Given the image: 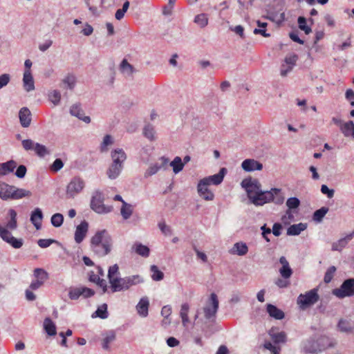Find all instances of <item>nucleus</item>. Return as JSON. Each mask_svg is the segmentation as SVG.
<instances>
[{
	"label": "nucleus",
	"mask_w": 354,
	"mask_h": 354,
	"mask_svg": "<svg viewBox=\"0 0 354 354\" xmlns=\"http://www.w3.org/2000/svg\"><path fill=\"white\" fill-rule=\"evenodd\" d=\"M112 238L106 230H98L91 239V248L99 257H104L111 250Z\"/></svg>",
	"instance_id": "nucleus-1"
},
{
	"label": "nucleus",
	"mask_w": 354,
	"mask_h": 354,
	"mask_svg": "<svg viewBox=\"0 0 354 354\" xmlns=\"http://www.w3.org/2000/svg\"><path fill=\"white\" fill-rule=\"evenodd\" d=\"M119 267L118 264L109 267L108 270V279L111 284L113 292L127 290L126 277H119Z\"/></svg>",
	"instance_id": "nucleus-2"
},
{
	"label": "nucleus",
	"mask_w": 354,
	"mask_h": 354,
	"mask_svg": "<svg viewBox=\"0 0 354 354\" xmlns=\"http://www.w3.org/2000/svg\"><path fill=\"white\" fill-rule=\"evenodd\" d=\"M86 183L79 176H73L66 187V196L67 198H74L84 189Z\"/></svg>",
	"instance_id": "nucleus-3"
},
{
	"label": "nucleus",
	"mask_w": 354,
	"mask_h": 354,
	"mask_svg": "<svg viewBox=\"0 0 354 354\" xmlns=\"http://www.w3.org/2000/svg\"><path fill=\"white\" fill-rule=\"evenodd\" d=\"M317 291V288H313L304 294H300L297 299L299 308L305 310L317 303L319 299Z\"/></svg>",
	"instance_id": "nucleus-4"
},
{
	"label": "nucleus",
	"mask_w": 354,
	"mask_h": 354,
	"mask_svg": "<svg viewBox=\"0 0 354 354\" xmlns=\"http://www.w3.org/2000/svg\"><path fill=\"white\" fill-rule=\"evenodd\" d=\"M218 299L215 293H212L203 308L205 318L209 322H214L218 309Z\"/></svg>",
	"instance_id": "nucleus-5"
},
{
	"label": "nucleus",
	"mask_w": 354,
	"mask_h": 354,
	"mask_svg": "<svg viewBox=\"0 0 354 354\" xmlns=\"http://www.w3.org/2000/svg\"><path fill=\"white\" fill-rule=\"evenodd\" d=\"M91 208L97 214H106L111 211L112 207L104 205V195L100 191H96L91 201Z\"/></svg>",
	"instance_id": "nucleus-6"
},
{
	"label": "nucleus",
	"mask_w": 354,
	"mask_h": 354,
	"mask_svg": "<svg viewBox=\"0 0 354 354\" xmlns=\"http://www.w3.org/2000/svg\"><path fill=\"white\" fill-rule=\"evenodd\" d=\"M333 294L337 297L343 299L354 295V279H346L339 288L334 289Z\"/></svg>",
	"instance_id": "nucleus-7"
},
{
	"label": "nucleus",
	"mask_w": 354,
	"mask_h": 354,
	"mask_svg": "<svg viewBox=\"0 0 354 354\" xmlns=\"http://www.w3.org/2000/svg\"><path fill=\"white\" fill-rule=\"evenodd\" d=\"M241 187L247 192L250 201L252 199L261 189V185L258 180L252 178H245L241 183Z\"/></svg>",
	"instance_id": "nucleus-8"
},
{
	"label": "nucleus",
	"mask_w": 354,
	"mask_h": 354,
	"mask_svg": "<svg viewBox=\"0 0 354 354\" xmlns=\"http://www.w3.org/2000/svg\"><path fill=\"white\" fill-rule=\"evenodd\" d=\"M0 237L15 249H19L24 245L23 239L15 238L9 230L1 225H0Z\"/></svg>",
	"instance_id": "nucleus-9"
},
{
	"label": "nucleus",
	"mask_w": 354,
	"mask_h": 354,
	"mask_svg": "<svg viewBox=\"0 0 354 354\" xmlns=\"http://www.w3.org/2000/svg\"><path fill=\"white\" fill-rule=\"evenodd\" d=\"M226 168L223 167L220 169L218 174L203 178L200 180L203 182L205 184H207V186L210 185H218L223 182L224 176L226 174Z\"/></svg>",
	"instance_id": "nucleus-10"
},
{
	"label": "nucleus",
	"mask_w": 354,
	"mask_h": 354,
	"mask_svg": "<svg viewBox=\"0 0 354 354\" xmlns=\"http://www.w3.org/2000/svg\"><path fill=\"white\" fill-rule=\"evenodd\" d=\"M304 351L306 353H318L325 349V347L321 345L318 340L310 339L305 342Z\"/></svg>",
	"instance_id": "nucleus-11"
},
{
	"label": "nucleus",
	"mask_w": 354,
	"mask_h": 354,
	"mask_svg": "<svg viewBox=\"0 0 354 354\" xmlns=\"http://www.w3.org/2000/svg\"><path fill=\"white\" fill-rule=\"evenodd\" d=\"M197 192L199 196L205 201H213L214 198V193L208 188L207 184L199 180L197 185Z\"/></svg>",
	"instance_id": "nucleus-12"
},
{
	"label": "nucleus",
	"mask_w": 354,
	"mask_h": 354,
	"mask_svg": "<svg viewBox=\"0 0 354 354\" xmlns=\"http://www.w3.org/2000/svg\"><path fill=\"white\" fill-rule=\"evenodd\" d=\"M11 190L9 191V194L8 196V200H18L24 197H29L32 195L31 192L29 190L17 188L15 186L11 185Z\"/></svg>",
	"instance_id": "nucleus-13"
},
{
	"label": "nucleus",
	"mask_w": 354,
	"mask_h": 354,
	"mask_svg": "<svg viewBox=\"0 0 354 354\" xmlns=\"http://www.w3.org/2000/svg\"><path fill=\"white\" fill-rule=\"evenodd\" d=\"M270 197L271 196L269 194L268 191H262L261 189L260 192L252 197L250 202L257 206L263 205L266 203H270Z\"/></svg>",
	"instance_id": "nucleus-14"
},
{
	"label": "nucleus",
	"mask_w": 354,
	"mask_h": 354,
	"mask_svg": "<svg viewBox=\"0 0 354 354\" xmlns=\"http://www.w3.org/2000/svg\"><path fill=\"white\" fill-rule=\"evenodd\" d=\"M241 167L248 172L260 171L263 169V165L254 159H245L242 162Z\"/></svg>",
	"instance_id": "nucleus-15"
},
{
	"label": "nucleus",
	"mask_w": 354,
	"mask_h": 354,
	"mask_svg": "<svg viewBox=\"0 0 354 354\" xmlns=\"http://www.w3.org/2000/svg\"><path fill=\"white\" fill-rule=\"evenodd\" d=\"M88 229V224L86 221H83L76 227L75 232V241L77 243H80L86 236Z\"/></svg>",
	"instance_id": "nucleus-16"
},
{
	"label": "nucleus",
	"mask_w": 354,
	"mask_h": 354,
	"mask_svg": "<svg viewBox=\"0 0 354 354\" xmlns=\"http://www.w3.org/2000/svg\"><path fill=\"white\" fill-rule=\"evenodd\" d=\"M160 163H154L151 165L146 172L145 173V177H149L156 174L161 168H164L169 162V159L162 156L160 158Z\"/></svg>",
	"instance_id": "nucleus-17"
},
{
	"label": "nucleus",
	"mask_w": 354,
	"mask_h": 354,
	"mask_svg": "<svg viewBox=\"0 0 354 354\" xmlns=\"http://www.w3.org/2000/svg\"><path fill=\"white\" fill-rule=\"evenodd\" d=\"M149 299L147 297H142L136 308L138 314L142 317H147L149 314Z\"/></svg>",
	"instance_id": "nucleus-18"
},
{
	"label": "nucleus",
	"mask_w": 354,
	"mask_h": 354,
	"mask_svg": "<svg viewBox=\"0 0 354 354\" xmlns=\"http://www.w3.org/2000/svg\"><path fill=\"white\" fill-rule=\"evenodd\" d=\"M70 113L78 119L82 120L86 124L91 122V118L89 116L84 115V111L82 109L80 104H75L70 108Z\"/></svg>",
	"instance_id": "nucleus-19"
},
{
	"label": "nucleus",
	"mask_w": 354,
	"mask_h": 354,
	"mask_svg": "<svg viewBox=\"0 0 354 354\" xmlns=\"http://www.w3.org/2000/svg\"><path fill=\"white\" fill-rule=\"evenodd\" d=\"M19 118L23 127H28L32 120L30 111L27 107H22L19 111Z\"/></svg>",
	"instance_id": "nucleus-20"
},
{
	"label": "nucleus",
	"mask_w": 354,
	"mask_h": 354,
	"mask_svg": "<svg viewBox=\"0 0 354 354\" xmlns=\"http://www.w3.org/2000/svg\"><path fill=\"white\" fill-rule=\"evenodd\" d=\"M337 330L344 333L350 334L354 332V323L350 320L340 319L337 325Z\"/></svg>",
	"instance_id": "nucleus-21"
},
{
	"label": "nucleus",
	"mask_w": 354,
	"mask_h": 354,
	"mask_svg": "<svg viewBox=\"0 0 354 354\" xmlns=\"http://www.w3.org/2000/svg\"><path fill=\"white\" fill-rule=\"evenodd\" d=\"M269 194L271 196L270 202H273L276 205H281L285 201L284 195L281 189L272 188L268 190Z\"/></svg>",
	"instance_id": "nucleus-22"
},
{
	"label": "nucleus",
	"mask_w": 354,
	"mask_h": 354,
	"mask_svg": "<svg viewBox=\"0 0 354 354\" xmlns=\"http://www.w3.org/2000/svg\"><path fill=\"white\" fill-rule=\"evenodd\" d=\"M42 219V211L39 207L35 208L31 213L30 220L37 230H39L41 228Z\"/></svg>",
	"instance_id": "nucleus-23"
},
{
	"label": "nucleus",
	"mask_w": 354,
	"mask_h": 354,
	"mask_svg": "<svg viewBox=\"0 0 354 354\" xmlns=\"http://www.w3.org/2000/svg\"><path fill=\"white\" fill-rule=\"evenodd\" d=\"M113 160L112 163L123 165L124 162L127 159V155L122 149H115L111 153Z\"/></svg>",
	"instance_id": "nucleus-24"
},
{
	"label": "nucleus",
	"mask_w": 354,
	"mask_h": 354,
	"mask_svg": "<svg viewBox=\"0 0 354 354\" xmlns=\"http://www.w3.org/2000/svg\"><path fill=\"white\" fill-rule=\"evenodd\" d=\"M16 167L17 162L12 160L0 163V178L12 173Z\"/></svg>",
	"instance_id": "nucleus-25"
},
{
	"label": "nucleus",
	"mask_w": 354,
	"mask_h": 354,
	"mask_svg": "<svg viewBox=\"0 0 354 354\" xmlns=\"http://www.w3.org/2000/svg\"><path fill=\"white\" fill-rule=\"evenodd\" d=\"M22 82L26 91L30 92L35 90V82L32 73H24Z\"/></svg>",
	"instance_id": "nucleus-26"
},
{
	"label": "nucleus",
	"mask_w": 354,
	"mask_h": 354,
	"mask_svg": "<svg viewBox=\"0 0 354 354\" xmlns=\"http://www.w3.org/2000/svg\"><path fill=\"white\" fill-rule=\"evenodd\" d=\"M307 228V224L304 223H299L298 224H293L287 229V235L288 236H297L301 234Z\"/></svg>",
	"instance_id": "nucleus-27"
},
{
	"label": "nucleus",
	"mask_w": 354,
	"mask_h": 354,
	"mask_svg": "<svg viewBox=\"0 0 354 354\" xmlns=\"http://www.w3.org/2000/svg\"><path fill=\"white\" fill-rule=\"evenodd\" d=\"M248 252V247L246 243L243 242L236 243L233 248L230 250V253L232 254H237L239 256H243Z\"/></svg>",
	"instance_id": "nucleus-28"
},
{
	"label": "nucleus",
	"mask_w": 354,
	"mask_h": 354,
	"mask_svg": "<svg viewBox=\"0 0 354 354\" xmlns=\"http://www.w3.org/2000/svg\"><path fill=\"white\" fill-rule=\"evenodd\" d=\"M123 165L111 163L106 171L109 178L111 180L117 178L120 174Z\"/></svg>",
	"instance_id": "nucleus-29"
},
{
	"label": "nucleus",
	"mask_w": 354,
	"mask_h": 354,
	"mask_svg": "<svg viewBox=\"0 0 354 354\" xmlns=\"http://www.w3.org/2000/svg\"><path fill=\"white\" fill-rule=\"evenodd\" d=\"M267 312L271 317L276 319H282L284 317V313L272 304L267 305Z\"/></svg>",
	"instance_id": "nucleus-30"
},
{
	"label": "nucleus",
	"mask_w": 354,
	"mask_h": 354,
	"mask_svg": "<svg viewBox=\"0 0 354 354\" xmlns=\"http://www.w3.org/2000/svg\"><path fill=\"white\" fill-rule=\"evenodd\" d=\"M269 335L275 344L284 343L286 341V335L284 332H276L272 328L269 331Z\"/></svg>",
	"instance_id": "nucleus-31"
},
{
	"label": "nucleus",
	"mask_w": 354,
	"mask_h": 354,
	"mask_svg": "<svg viewBox=\"0 0 354 354\" xmlns=\"http://www.w3.org/2000/svg\"><path fill=\"white\" fill-rule=\"evenodd\" d=\"M142 282V277L138 274L126 277L127 290L130 289L132 286H136Z\"/></svg>",
	"instance_id": "nucleus-32"
},
{
	"label": "nucleus",
	"mask_w": 354,
	"mask_h": 354,
	"mask_svg": "<svg viewBox=\"0 0 354 354\" xmlns=\"http://www.w3.org/2000/svg\"><path fill=\"white\" fill-rule=\"evenodd\" d=\"M44 328L46 333L50 336H54L57 333L56 326L49 317H46L44 319Z\"/></svg>",
	"instance_id": "nucleus-33"
},
{
	"label": "nucleus",
	"mask_w": 354,
	"mask_h": 354,
	"mask_svg": "<svg viewBox=\"0 0 354 354\" xmlns=\"http://www.w3.org/2000/svg\"><path fill=\"white\" fill-rule=\"evenodd\" d=\"M351 240L349 239V236L346 235L345 237L342 238L338 241L333 243L332 250L341 252L346 246V245Z\"/></svg>",
	"instance_id": "nucleus-34"
},
{
	"label": "nucleus",
	"mask_w": 354,
	"mask_h": 354,
	"mask_svg": "<svg viewBox=\"0 0 354 354\" xmlns=\"http://www.w3.org/2000/svg\"><path fill=\"white\" fill-rule=\"evenodd\" d=\"M108 306L106 304H103L97 308V309L92 314V317H99L100 319H106L109 317L107 310Z\"/></svg>",
	"instance_id": "nucleus-35"
},
{
	"label": "nucleus",
	"mask_w": 354,
	"mask_h": 354,
	"mask_svg": "<svg viewBox=\"0 0 354 354\" xmlns=\"http://www.w3.org/2000/svg\"><path fill=\"white\" fill-rule=\"evenodd\" d=\"M133 210V205L123 201V204L120 208V214L124 220L129 219L132 215Z\"/></svg>",
	"instance_id": "nucleus-36"
},
{
	"label": "nucleus",
	"mask_w": 354,
	"mask_h": 354,
	"mask_svg": "<svg viewBox=\"0 0 354 354\" xmlns=\"http://www.w3.org/2000/svg\"><path fill=\"white\" fill-rule=\"evenodd\" d=\"M170 166L172 167L173 172L175 174H177L183 169L185 163H183V160L180 157L176 156L170 162Z\"/></svg>",
	"instance_id": "nucleus-37"
},
{
	"label": "nucleus",
	"mask_w": 354,
	"mask_h": 354,
	"mask_svg": "<svg viewBox=\"0 0 354 354\" xmlns=\"http://www.w3.org/2000/svg\"><path fill=\"white\" fill-rule=\"evenodd\" d=\"M132 248L138 254L142 257H147L149 255V248L140 243H136Z\"/></svg>",
	"instance_id": "nucleus-38"
},
{
	"label": "nucleus",
	"mask_w": 354,
	"mask_h": 354,
	"mask_svg": "<svg viewBox=\"0 0 354 354\" xmlns=\"http://www.w3.org/2000/svg\"><path fill=\"white\" fill-rule=\"evenodd\" d=\"M120 70L122 74L126 76L131 75L134 72V68L127 59H124L120 65Z\"/></svg>",
	"instance_id": "nucleus-39"
},
{
	"label": "nucleus",
	"mask_w": 354,
	"mask_h": 354,
	"mask_svg": "<svg viewBox=\"0 0 354 354\" xmlns=\"http://www.w3.org/2000/svg\"><path fill=\"white\" fill-rule=\"evenodd\" d=\"M115 339V333L113 330H109L104 334L102 341V348L104 350L109 349V344Z\"/></svg>",
	"instance_id": "nucleus-40"
},
{
	"label": "nucleus",
	"mask_w": 354,
	"mask_h": 354,
	"mask_svg": "<svg viewBox=\"0 0 354 354\" xmlns=\"http://www.w3.org/2000/svg\"><path fill=\"white\" fill-rule=\"evenodd\" d=\"M300 205V201L297 197H291L289 198L286 201V206L288 207V209L286 211V214L288 216H291V210L294 209H297Z\"/></svg>",
	"instance_id": "nucleus-41"
},
{
	"label": "nucleus",
	"mask_w": 354,
	"mask_h": 354,
	"mask_svg": "<svg viewBox=\"0 0 354 354\" xmlns=\"http://www.w3.org/2000/svg\"><path fill=\"white\" fill-rule=\"evenodd\" d=\"M9 215L10 217V221L7 223L6 226L4 227L8 230H14L17 227V212L15 209H10L9 210Z\"/></svg>",
	"instance_id": "nucleus-42"
},
{
	"label": "nucleus",
	"mask_w": 354,
	"mask_h": 354,
	"mask_svg": "<svg viewBox=\"0 0 354 354\" xmlns=\"http://www.w3.org/2000/svg\"><path fill=\"white\" fill-rule=\"evenodd\" d=\"M62 84L64 88L73 90L75 86L76 77L72 74H68L63 79Z\"/></svg>",
	"instance_id": "nucleus-43"
},
{
	"label": "nucleus",
	"mask_w": 354,
	"mask_h": 354,
	"mask_svg": "<svg viewBox=\"0 0 354 354\" xmlns=\"http://www.w3.org/2000/svg\"><path fill=\"white\" fill-rule=\"evenodd\" d=\"M189 310V306L188 304L185 303L181 305L180 316L182 319V323L184 326H186L189 323L188 313Z\"/></svg>",
	"instance_id": "nucleus-44"
},
{
	"label": "nucleus",
	"mask_w": 354,
	"mask_h": 354,
	"mask_svg": "<svg viewBox=\"0 0 354 354\" xmlns=\"http://www.w3.org/2000/svg\"><path fill=\"white\" fill-rule=\"evenodd\" d=\"M12 187L8 183L0 181V198L3 201H8L9 191L11 190Z\"/></svg>",
	"instance_id": "nucleus-45"
},
{
	"label": "nucleus",
	"mask_w": 354,
	"mask_h": 354,
	"mask_svg": "<svg viewBox=\"0 0 354 354\" xmlns=\"http://www.w3.org/2000/svg\"><path fill=\"white\" fill-rule=\"evenodd\" d=\"M354 129V122L351 120L344 122L340 127V131L343 133L345 137H349L353 131Z\"/></svg>",
	"instance_id": "nucleus-46"
},
{
	"label": "nucleus",
	"mask_w": 354,
	"mask_h": 354,
	"mask_svg": "<svg viewBox=\"0 0 354 354\" xmlns=\"http://www.w3.org/2000/svg\"><path fill=\"white\" fill-rule=\"evenodd\" d=\"M48 100L55 105L59 104L61 101V93L58 90H53L48 93Z\"/></svg>",
	"instance_id": "nucleus-47"
},
{
	"label": "nucleus",
	"mask_w": 354,
	"mask_h": 354,
	"mask_svg": "<svg viewBox=\"0 0 354 354\" xmlns=\"http://www.w3.org/2000/svg\"><path fill=\"white\" fill-rule=\"evenodd\" d=\"M35 279L44 283L48 279V272L42 268H36L33 273Z\"/></svg>",
	"instance_id": "nucleus-48"
},
{
	"label": "nucleus",
	"mask_w": 354,
	"mask_h": 354,
	"mask_svg": "<svg viewBox=\"0 0 354 354\" xmlns=\"http://www.w3.org/2000/svg\"><path fill=\"white\" fill-rule=\"evenodd\" d=\"M328 212V208L322 207L320 209L316 210L313 216V218L315 222L319 223L322 221L323 218Z\"/></svg>",
	"instance_id": "nucleus-49"
},
{
	"label": "nucleus",
	"mask_w": 354,
	"mask_h": 354,
	"mask_svg": "<svg viewBox=\"0 0 354 354\" xmlns=\"http://www.w3.org/2000/svg\"><path fill=\"white\" fill-rule=\"evenodd\" d=\"M144 136L149 140H155V129L152 124H148L143 129Z\"/></svg>",
	"instance_id": "nucleus-50"
},
{
	"label": "nucleus",
	"mask_w": 354,
	"mask_h": 354,
	"mask_svg": "<svg viewBox=\"0 0 354 354\" xmlns=\"http://www.w3.org/2000/svg\"><path fill=\"white\" fill-rule=\"evenodd\" d=\"M194 22L201 28L205 27L208 24V18L207 15L202 13L196 15L194 18Z\"/></svg>",
	"instance_id": "nucleus-51"
},
{
	"label": "nucleus",
	"mask_w": 354,
	"mask_h": 354,
	"mask_svg": "<svg viewBox=\"0 0 354 354\" xmlns=\"http://www.w3.org/2000/svg\"><path fill=\"white\" fill-rule=\"evenodd\" d=\"M63 221L64 216L62 214L59 213L53 214L50 219L51 224L55 227H60L62 225Z\"/></svg>",
	"instance_id": "nucleus-52"
},
{
	"label": "nucleus",
	"mask_w": 354,
	"mask_h": 354,
	"mask_svg": "<svg viewBox=\"0 0 354 354\" xmlns=\"http://www.w3.org/2000/svg\"><path fill=\"white\" fill-rule=\"evenodd\" d=\"M151 271L152 272L151 277L154 281H160L163 279L164 274L158 270V267L155 265L151 266Z\"/></svg>",
	"instance_id": "nucleus-53"
},
{
	"label": "nucleus",
	"mask_w": 354,
	"mask_h": 354,
	"mask_svg": "<svg viewBox=\"0 0 354 354\" xmlns=\"http://www.w3.org/2000/svg\"><path fill=\"white\" fill-rule=\"evenodd\" d=\"M297 22L299 24V28L304 30V32L306 35H308L310 32H311L312 30L311 28L306 25V19L304 17H299L297 19Z\"/></svg>",
	"instance_id": "nucleus-54"
},
{
	"label": "nucleus",
	"mask_w": 354,
	"mask_h": 354,
	"mask_svg": "<svg viewBox=\"0 0 354 354\" xmlns=\"http://www.w3.org/2000/svg\"><path fill=\"white\" fill-rule=\"evenodd\" d=\"M82 294V288H71L68 291V297L72 300L79 299Z\"/></svg>",
	"instance_id": "nucleus-55"
},
{
	"label": "nucleus",
	"mask_w": 354,
	"mask_h": 354,
	"mask_svg": "<svg viewBox=\"0 0 354 354\" xmlns=\"http://www.w3.org/2000/svg\"><path fill=\"white\" fill-rule=\"evenodd\" d=\"M34 151H35L36 154L39 157H44L46 155L49 153L46 147L44 145L37 142L36 143Z\"/></svg>",
	"instance_id": "nucleus-56"
},
{
	"label": "nucleus",
	"mask_w": 354,
	"mask_h": 354,
	"mask_svg": "<svg viewBox=\"0 0 354 354\" xmlns=\"http://www.w3.org/2000/svg\"><path fill=\"white\" fill-rule=\"evenodd\" d=\"M113 144V138L110 135H106L103 141L100 145V151L102 152H105L107 151V147Z\"/></svg>",
	"instance_id": "nucleus-57"
},
{
	"label": "nucleus",
	"mask_w": 354,
	"mask_h": 354,
	"mask_svg": "<svg viewBox=\"0 0 354 354\" xmlns=\"http://www.w3.org/2000/svg\"><path fill=\"white\" fill-rule=\"evenodd\" d=\"M335 271H336V268L333 266H330V268H328V270H326V272L325 273L324 278L325 283H328L331 281V280L333 278Z\"/></svg>",
	"instance_id": "nucleus-58"
},
{
	"label": "nucleus",
	"mask_w": 354,
	"mask_h": 354,
	"mask_svg": "<svg viewBox=\"0 0 354 354\" xmlns=\"http://www.w3.org/2000/svg\"><path fill=\"white\" fill-rule=\"evenodd\" d=\"M263 346L266 349L269 350L272 354H280V347L273 345L270 342H265Z\"/></svg>",
	"instance_id": "nucleus-59"
},
{
	"label": "nucleus",
	"mask_w": 354,
	"mask_h": 354,
	"mask_svg": "<svg viewBox=\"0 0 354 354\" xmlns=\"http://www.w3.org/2000/svg\"><path fill=\"white\" fill-rule=\"evenodd\" d=\"M297 60H298V56L296 54L293 53V54L288 55L285 57L284 62L288 66L293 67L295 65Z\"/></svg>",
	"instance_id": "nucleus-60"
},
{
	"label": "nucleus",
	"mask_w": 354,
	"mask_h": 354,
	"mask_svg": "<svg viewBox=\"0 0 354 354\" xmlns=\"http://www.w3.org/2000/svg\"><path fill=\"white\" fill-rule=\"evenodd\" d=\"M37 142H35L30 139H26L22 140V146L26 151L35 150Z\"/></svg>",
	"instance_id": "nucleus-61"
},
{
	"label": "nucleus",
	"mask_w": 354,
	"mask_h": 354,
	"mask_svg": "<svg viewBox=\"0 0 354 354\" xmlns=\"http://www.w3.org/2000/svg\"><path fill=\"white\" fill-rule=\"evenodd\" d=\"M279 272L281 277L286 279H289L291 277L292 274V270L289 266L286 267H281L279 269Z\"/></svg>",
	"instance_id": "nucleus-62"
},
{
	"label": "nucleus",
	"mask_w": 354,
	"mask_h": 354,
	"mask_svg": "<svg viewBox=\"0 0 354 354\" xmlns=\"http://www.w3.org/2000/svg\"><path fill=\"white\" fill-rule=\"evenodd\" d=\"M64 167L63 161L60 158H57L54 160L50 166V169L53 171L57 172Z\"/></svg>",
	"instance_id": "nucleus-63"
},
{
	"label": "nucleus",
	"mask_w": 354,
	"mask_h": 354,
	"mask_svg": "<svg viewBox=\"0 0 354 354\" xmlns=\"http://www.w3.org/2000/svg\"><path fill=\"white\" fill-rule=\"evenodd\" d=\"M11 77L8 73H4L0 75V89L7 86L10 82Z\"/></svg>",
	"instance_id": "nucleus-64"
}]
</instances>
